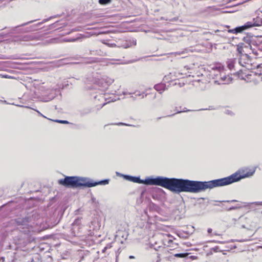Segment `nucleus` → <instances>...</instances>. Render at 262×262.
<instances>
[{
    "label": "nucleus",
    "instance_id": "obj_25",
    "mask_svg": "<svg viewBox=\"0 0 262 262\" xmlns=\"http://www.w3.org/2000/svg\"><path fill=\"white\" fill-rule=\"evenodd\" d=\"M112 2V0H99L98 3L101 5H106L110 4Z\"/></svg>",
    "mask_w": 262,
    "mask_h": 262
},
{
    "label": "nucleus",
    "instance_id": "obj_13",
    "mask_svg": "<svg viewBox=\"0 0 262 262\" xmlns=\"http://www.w3.org/2000/svg\"><path fill=\"white\" fill-rule=\"evenodd\" d=\"M182 73L177 72H172L169 73V74L165 75L164 77V80L165 82H170L176 80L177 78L181 76Z\"/></svg>",
    "mask_w": 262,
    "mask_h": 262
},
{
    "label": "nucleus",
    "instance_id": "obj_12",
    "mask_svg": "<svg viewBox=\"0 0 262 262\" xmlns=\"http://www.w3.org/2000/svg\"><path fill=\"white\" fill-rule=\"evenodd\" d=\"M94 98L96 101L98 100V101L102 102L101 104L96 105L97 110H99L105 104L110 102V100L106 101V98L102 94H100L99 95L94 96Z\"/></svg>",
    "mask_w": 262,
    "mask_h": 262
},
{
    "label": "nucleus",
    "instance_id": "obj_23",
    "mask_svg": "<svg viewBox=\"0 0 262 262\" xmlns=\"http://www.w3.org/2000/svg\"><path fill=\"white\" fill-rule=\"evenodd\" d=\"M80 38V37L79 36H78L76 38H65L63 39V40L67 42H73L79 39Z\"/></svg>",
    "mask_w": 262,
    "mask_h": 262
},
{
    "label": "nucleus",
    "instance_id": "obj_4",
    "mask_svg": "<svg viewBox=\"0 0 262 262\" xmlns=\"http://www.w3.org/2000/svg\"><path fill=\"white\" fill-rule=\"evenodd\" d=\"M257 37L253 35H247L243 38V42L239 43L237 46V51L240 54L248 52V50H251L253 53L254 49L252 48V46L258 45L259 41H257Z\"/></svg>",
    "mask_w": 262,
    "mask_h": 262
},
{
    "label": "nucleus",
    "instance_id": "obj_30",
    "mask_svg": "<svg viewBox=\"0 0 262 262\" xmlns=\"http://www.w3.org/2000/svg\"><path fill=\"white\" fill-rule=\"evenodd\" d=\"M259 205V206H262V202H256L250 203V205Z\"/></svg>",
    "mask_w": 262,
    "mask_h": 262
},
{
    "label": "nucleus",
    "instance_id": "obj_14",
    "mask_svg": "<svg viewBox=\"0 0 262 262\" xmlns=\"http://www.w3.org/2000/svg\"><path fill=\"white\" fill-rule=\"evenodd\" d=\"M101 227L100 222L98 220V219H96L93 220L91 222L89 226V228H87L88 229H91L92 231L93 232V235L94 234V231H97L100 229Z\"/></svg>",
    "mask_w": 262,
    "mask_h": 262
},
{
    "label": "nucleus",
    "instance_id": "obj_39",
    "mask_svg": "<svg viewBox=\"0 0 262 262\" xmlns=\"http://www.w3.org/2000/svg\"><path fill=\"white\" fill-rule=\"evenodd\" d=\"M223 202H228V203H229V202H237V201H236V200H229V201H224Z\"/></svg>",
    "mask_w": 262,
    "mask_h": 262
},
{
    "label": "nucleus",
    "instance_id": "obj_2",
    "mask_svg": "<svg viewBox=\"0 0 262 262\" xmlns=\"http://www.w3.org/2000/svg\"><path fill=\"white\" fill-rule=\"evenodd\" d=\"M109 180L105 179L98 181H94L87 177L78 176H66L64 179L58 180V184L67 188H75L79 187H92L98 185L108 184Z\"/></svg>",
    "mask_w": 262,
    "mask_h": 262
},
{
    "label": "nucleus",
    "instance_id": "obj_42",
    "mask_svg": "<svg viewBox=\"0 0 262 262\" xmlns=\"http://www.w3.org/2000/svg\"><path fill=\"white\" fill-rule=\"evenodd\" d=\"M212 229L211 228H208V230H207V232L209 233H211L212 232Z\"/></svg>",
    "mask_w": 262,
    "mask_h": 262
},
{
    "label": "nucleus",
    "instance_id": "obj_50",
    "mask_svg": "<svg viewBox=\"0 0 262 262\" xmlns=\"http://www.w3.org/2000/svg\"><path fill=\"white\" fill-rule=\"evenodd\" d=\"M161 20H164L165 19H164L163 17H162L161 18Z\"/></svg>",
    "mask_w": 262,
    "mask_h": 262
},
{
    "label": "nucleus",
    "instance_id": "obj_9",
    "mask_svg": "<svg viewBox=\"0 0 262 262\" xmlns=\"http://www.w3.org/2000/svg\"><path fill=\"white\" fill-rule=\"evenodd\" d=\"M16 226L20 229L29 230L30 227V217L25 216L23 217H18L14 220Z\"/></svg>",
    "mask_w": 262,
    "mask_h": 262
},
{
    "label": "nucleus",
    "instance_id": "obj_32",
    "mask_svg": "<svg viewBox=\"0 0 262 262\" xmlns=\"http://www.w3.org/2000/svg\"><path fill=\"white\" fill-rule=\"evenodd\" d=\"M32 109H33V110H34L35 111H36V112L38 114V115H39V116H41V117H43V118H46V116H45L43 114H42V113H40L39 111H38V110H35V109H34V108H32Z\"/></svg>",
    "mask_w": 262,
    "mask_h": 262
},
{
    "label": "nucleus",
    "instance_id": "obj_46",
    "mask_svg": "<svg viewBox=\"0 0 262 262\" xmlns=\"http://www.w3.org/2000/svg\"><path fill=\"white\" fill-rule=\"evenodd\" d=\"M116 174H117V175H121V176H123L122 174H120V173H119V172H116Z\"/></svg>",
    "mask_w": 262,
    "mask_h": 262
},
{
    "label": "nucleus",
    "instance_id": "obj_19",
    "mask_svg": "<svg viewBox=\"0 0 262 262\" xmlns=\"http://www.w3.org/2000/svg\"><path fill=\"white\" fill-rule=\"evenodd\" d=\"M227 76L226 75L221 76L220 79L219 80H214V83H216L217 84H226L227 83V81L229 80V78L228 79V80H226Z\"/></svg>",
    "mask_w": 262,
    "mask_h": 262
},
{
    "label": "nucleus",
    "instance_id": "obj_31",
    "mask_svg": "<svg viewBox=\"0 0 262 262\" xmlns=\"http://www.w3.org/2000/svg\"><path fill=\"white\" fill-rule=\"evenodd\" d=\"M246 64L245 62H242L241 59H239L238 60V64H240L241 66L243 67H245L246 66L245 64Z\"/></svg>",
    "mask_w": 262,
    "mask_h": 262
},
{
    "label": "nucleus",
    "instance_id": "obj_1",
    "mask_svg": "<svg viewBox=\"0 0 262 262\" xmlns=\"http://www.w3.org/2000/svg\"><path fill=\"white\" fill-rule=\"evenodd\" d=\"M163 187L172 192H186L198 193L207 189L223 186L221 179L208 181H193L188 179L164 177Z\"/></svg>",
    "mask_w": 262,
    "mask_h": 262
},
{
    "label": "nucleus",
    "instance_id": "obj_45",
    "mask_svg": "<svg viewBox=\"0 0 262 262\" xmlns=\"http://www.w3.org/2000/svg\"><path fill=\"white\" fill-rule=\"evenodd\" d=\"M60 61L61 62V63L62 64H64V63L63 62V60H61Z\"/></svg>",
    "mask_w": 262,
    "mask_h": 262
},
{
    "label": "nucleus",
    "instance_id": "obj_41",
    "mask_svg": "<svg viewBox=\"0 0 262 262\" xmlns=\"http://www.w3.org/2000/svg\"><path fill=\"white\" fill-rule=\"evenodd\" d=\"M142 95V93H141L140 92H138V93H137L136 94V96H141V95Z\"/></svg>",
    "mask_w": 262,
    "mask_h": 262
},
{
    "label": "nucleus",
    "instance_id": "obj_18",
    "mask_svg": "<svg viewBox=\"0 0 262 262\" xmlns=\"http://www.w3.org/2000/svg\"><path fill=\"white\" fill-rule=\"evenodd\" d=\"M107 45L109 47H119V48H121H121H127L130 47V45L127 41H125L123 44H119V43H118L117 45H116L115 43H107Z\"/></svg>",
    "mask_w": 262,
    "mask_h": 262
},
{
    "label": "nucleus",
    "instance_id": "obj_51",
    "mask_svg": "<svg viewBox=\"0 0 262 262\" xmlns=\"http://www.w3.org/2000/svg\"><path fill=\"white\" fill-rule=\"evenodd\" d=\"M174 114H172L171 115H169V116H173Z\"/></svg>",
    "mask_w": 262,
    "mask_h": 262
},
{
    "label": "nucleus",
    "instance_id": "obj_29",
    "mask_svg": "<svg viewBox=\"0 0 262 262\" xmlns=\"http://www.w3.org/2000/svg\"><path fill=\"white\" fill-rule=\"evenodd\" d=\"M241 207H242L241 206L238 205L235 206H232V207H230L228 209V210H235V209L241 208Z\"/></svg>",
    "mask_w": 262,
    "mask_h": 262
},
{
    "label": "nucleus",
    "instance_id": "obj_33",
    "mask_svg": "<svg viewBox=\"0 0 262 262\" xmlns=\"http://www.w3.org/2000/svg\"><path fill=\"white\" fill-rule=\"evenodd\" d=\"M0 76L2 78H10L11 77V76H8L7 75H1Z\"/></svg>",
    "mask_w": 262,
    "mask_h": 262
},
{
    "label": "nucleus",
    "instance_id": "obj_5",
    "mask_svg": "<svg viewBox=\"0 0 262 262\" xmlns=\"http://www.w3.org/2000/svg\"><path fill=\"white\" fill-rule=\"evenodd\" d=\"M93 234L91 229H88L86 227L81 224V219L77 218L72 224L71 235L72 236L85 237L92 236Z\"/></svg>",
    "mask_w": 262,
    "mask_h": 262
},
{
    "label": "nucleus",
    "instance_id": "obj_44",
    "mask_svg": "<svg viewBox=\"0 0 262 262\" xmlns=\"http://www.w3.org/2000/svg\"><path fill=\"white\" fill-rule=\"evenodd\" d=\"M107 248V246L105 247L104 249L103 250V252L105 251L106 249Z\"/></svg>",
    "mask_w": 262,
    "mask_h": 262
},
{
    "label": "nucleus",
    "instance_id": "obj_10",
    "mask_svg": "<svg viewBox=\"0 0 262 262\" xmlns=\"http://www.w3.org/2000/svg\"><path fill=\"white\" fill-rule=\"evenodd\" d=\"M253 27V24H252V21H248L243 26L237 27L233 29L229 30L228 32L237 34Z\"/></svg>",
    "mask_w": 262,
    "mask_h": 262
},
{
    "label": "nucleus",
    "instance_id": "obj_37",
    "mask_svg": "<svg viewBox=\"0 0 262 262\" xmlns=\"http://www.w3.org/2000/svg\"><path fill=\"white\" fill-rule=\"evenodd\" d=\"M175 84H177V83H175ZM178 84L179 85V86L180 87H182L183 86H184V85L185 84V83L184 82H179L178 83Z\"/></svg>",
    "mask_w": 262,
    "mask_h": 262
},
{
    "label": "nucleus",
    "instance_id": "obj_26",
    "mask_svg": "<svg viewBox=\"0 0 262 262\" xmlns=\"http://www.w3.org/2000/svg\"><path fill=\"white\" fill-rule=\"evenodd\" d=\"M51 120H52L54 122H58V123H62V124H69V122L67 121V120H51Z\"/></svg>",
    "mask_w": 262,
    "mask_h": 262
},
{
    "label": "nucleus",
    "instance_id": "obj_53",
    "mask_svg": "<svg viewBox=\"0 0 262 262\" xmlns=\"http://www.w3.org/2000/svg\"><path fill=\"white\" fill-rule=\"evenodd\" d=\"M46 118H47V119H48V120H49V118H48L46 117Z\"/></svg>",
    "mask_w": 262,
    "mask_h": 262
},
{
    "label": "nucleus",
    "instance_id": "obj_48",
    "mask_svg": "<svg viewBox=\"0 0 262 262\" xmlns=\"http://www.w3.org/2000/svg\"><path fill=\"white\" fill-rule=\"evenodd\" d=\"M2 259L4 261L5 260V258L4 257H2Z\"/></svg>",
    "mask_w": 262,
    "mask_h": 262
},
{
    "label": "nucleus",
    "instance_id": "obj_15",
    "mask_svg": "<svg viewBox=\"0 0 262 262\" xmlns=\"http://www.w3.org/2000/svg\"><path fill=\"white\" fill-rule=\"evenodd\" d=\"M48 19H45L41 22L33 24L25 28V31H28V32L34 31L38 29V27L42 25L43 23L46 22Z\"/></svg>",
    "mask_w": 262,
    "mask_h": 262
},
{
    "label": "nucleus",
    "instance_id": "obj_20",
    "mask_svg": "<svg viewBox=\"0 0 262 262\" xmlns=\"http://www.w3.org/2000/svg\"><path fill=\"white\" fill-rule=\"evenodd\" d=\"M253 26H260L262 25V17L261 18H254L252 20Z\"/></svg>",
    "mask_w": 262,
    "mask_h": 262
},
{
    "label": "nucleus",
    "instance_id": "obj_8",
    "mask_svg": "<svg viewBox=\"0 0 262 262\" xmlns=\"http://www.w3.org/2000/svg\"><path fill=\"white\" fill-rule=\"evenodd\" d=\"M46 34L41 32H36L20 36L18 40L20 41H36L43 40Z\"/></svg>",
    "mask_w": 262,
    "mask_h": 262
},
{
    "label": "nucleus",
    "instance_id": "obj_54",
    "mask_svg": "<svg viewBox=\"0 0 262 262\" xmlns=\"http://www.w3.org/2000/svg\"><path fill=\"white\" fill-rule=\"evenodd\" d=\"M46 118H47V119H48V120H49V118H48L46 117Z\"/></svg>",
    "mask_w": 262,
    "mask_h": 262
},
{
    "label": "nucleus",
    "instance_id": "obj_24",
    "mask_svg": "<svg viewBox=\"0 0 262 262\" xmlns=\"http://www.w3.org/2000/svg\"><path fill=\"white\" fill-rule=\"evenodd\" d=\"M188 255V254L187 253H181L175 254L174 256L176 257L184 258L187 257Z\"/></svg>",
    "mask_w": 262,
    "mask_h": 262
},
{
    "label": "nucleus",
    "instance_id": "obj_21",
    "mask_svg": "<svg viewBox=\"0 0 262 262\" xmlns=\"http://www.w3.org/2000/svg\"><path fill=\"white\" fill-rule=\"evenodd\" d=\"M91 112H92V109L90 107H86L81 110L80 113L81 116H84L89 114Z\"/></svg>",
    "mask_w": 262,
    "mask_h": 262
},
{
    "label": "nucleus",
    "instance_id": "obj_3",
    "mask_svg": "<svg viewBox=\"0 0 262 262\" xmlns=\"http://www.w3.org/2000/svg\"><path fill=\"white\" fill-rule=\"evenodd\" d=\"M256 167L252 168H246L241 171L236 172L230 176L221 178L223 186L231 184L234 182H237L242 179L248 178L253 175L255 173Z\"/></svg>",
    "mask_w": 262,
    "mask_h": 262
},
{
    "label": "nucleus",
    "instance_id": "obj_49",
    "mask_svg": "<svg viewBox=\"0 0 262 262\" xmlns=\"http://www.w3.org/2000/svg\"><path fill=\"white\" fill-rule=\"evenodd\" d=\"M22 107H27V108H30L29 107L27 106H21Z\"/></svg>",
    "mask_w": 262,
    "mask_h": 262
},
{
    "label": "nucleus",
    "instance_id": "obj_34",
    "mask_svg": "<svg viewBox=\"0 0 262 262\" xmlns=\"http://www.w3.org/2000/svg\"><path fill=\"white\" fill-rule=\"evenodd\" d=\"M52 26H53L52 28L57 27L59 26V23L58 21H57L55 23L52 24Z\"/></svg>",
    "mask_w": 262,
    "mask_h": 262
},
{
    "label": "nucleus",
    "instance_id": "obj_7",
    "mask_svg": "<svg viewBox=\"0 0 262 262\" xmlns=\"http://www.w3.org/2000/svg\"><path fill=\"white\" fill-rule=\"evenodd\" d=\"M114 81V79L113 78L104 75L95 80V86H98L100 88V90L103 92L107 89L108 86L112 84Z\"/></svg>",
    "mask_w": 262,
    "mask_h": 262
},
{
    "label": "nucleus",
    "instance_id": "obj_6",
    "mask_svg": "<svg viewBox=\"0 0 262 262\" xmlns=\"http://www.w3.org/2000/svg\"><path fill=\"white\" fill-rule=\"evenodd\" d=\"M123 176L126 180L147 185H157L163 187L164 182V177L161 176L156 178L147 177L144 180H141L139 177H133L128 175H123Z\"/></svg>",
    "mask_w": 262,
    "mask_h": 262
},
{
    "label": "nucleus",
    "instance_id": "obj_22",
    "mask_svg": "<svg viewBox=\"0 0 262 262\" xmlns=\"http://www.w3.org/2000/svg\"><path fill=\"white\" fill-rule=\"evenodd\" d=\"M187 53V50L186 49H185L181 51L171 53L170 54L173 55L175 56H176L177 55H184V56L182 57V58H184V57H186V54Z\"/></svg>",
    "mask_w": 262,
    "mask_h": 262
},
{
    "label": "nucleus",
    "instance_id": "obj_11",
    "mask_svg": "<svg viewBox=\"0 0 262 262\" xmlns=\"http://www.w3.org/2000/svg\"><path fill=\"white\" fill-rule=\"evenodd\" d=\"M36 21V20H31L20 25L10 28L9 30L8 34H14L16 33H27L28 31H25V28H22L24 26L28 25Z\"/></svg>",
    "mask_w": 262,
    "mask_h": 262
},
{
    "label": "nucleus",
    "instance_id": "obj_47",
    "mask_svg": "<svg viewBox=\"0 0 262 262\" xmlns=\"http://www.w3.org/2000/svg\"><path fill=\"white\" fill-rule=\"evenodd\" d=\"M131 98H132L134 100L135 99V98L134 96H131Z\"/></svg>",
    "mask_w": 262,
    "mask_h": 262
},
{
    "label": "nucleus",
    "instance_id": "obj_27",
    "mask_svg": "<svg viewBox=\"0 0 262 262\" xmlns=\"http://www.w3.org/2000/svg\"><path fill=\"white\" fill-rule=\"evenodd\" d=\"M7 34H4V33H2L0 34V41H2V40L5 38H7Z\"/></svg>",
    "mask_w": 262,
    "mask_h": 262
},
{
    "label": "nucleus",
    "instance_id": "obj_43",
    "mask_svg": "<svg viewBox=\"0 0 262 262\" xmlns=\"http://www.w3.org/2000/svg\"><path fill=\"white\" fill-rule=\"evenodd\" d=\"M129 258L130 259H132V258H135V257H134V256H132V255H131V256H129Z\"/></svg>",
    "mask_w": 262,
    "mask_h": 262
},
{
    "label": "nucleus",
    "instance_id": "obj_52",
    "mask_svg": "<svg viewBox=\"0 0 262 262\" xmlns=\"http://www.w3.org/2000/svg\"><path fill=\"white\" fill-rule=\"evenodd\" d=\"M260 11L262 13V8L261 10H260Z\"/></svg>",
    "mask_w": 262,
    "mask_h": 262
},
{
    "label": "nucleus",
    "instance_id": "obj_17",
    "mask_svg": "<svg viewBox=\"0 0 262 262\" xmlns=\"http://www.w3.org/2000/svg\"><path fill=\"white\" fill-rule=\"evenodd\" d=\"M154 89L160 94L162 93L164 91L167 89V88L164 83H159L155 85Z\"/></svg>",
    "mask_w": 262,
    "mask_h": 262
},
{
    "label": "nucleus",
    "instance_id": "obj_36",
    "mask_svg": "<svg viewBox=\"0 0 262 262\" xmlns=\"http://www.w3.org/2000/svg\"><path fill=\"white\" fill-rule=\"evenodd\" d=\"M226 114L232 115L233 114L232 112L230 110H226L225 112Z\"/></svg>",
    "mask_w": 262,
    "mask_h": 262
},
{
    "label": "nucleus",
    "instance_id": "obj_35",
    "mask_svg": "<svg viewBox=\"0 0 262 262\" xmlns=\"http://www.w3.org/2000/svg\"><path fill=\"white\" fill-rule=\"evenodd\" d=\"M184 109H186V108H184ZM187 111H189V110H184L183 111H177V112L176 113V114L181 113L182 112H187Z\"/></svg>",
    "mask_w": 262,
    "mask_h": 262
},
{
    "label": "nucleus",
    "instance_id": "obj_16",
    "mask_svg": "<svg viewBox=\"0 0 262 262\" xmlns=\"http://www.w3.org/2000/svg\"><path fill=\"white\" fill-rule=\"evenodd\" d=\"M227 67L230 70L235 71L237 69V64H236V59L235 58L228 59L227 61Z\"/></svg>",
    "mask_w": 262,
    "mask_h": 262
},
{
    "label": "nucleus",
    "instance_id": "obj_28",
    "mask_svg": "<svg viewBox=\"0 0 262 262\" xmlns=\"http://www.w3.org/2000/svg\"><path fill=\"white\" fill-rule=\"evenodd\" d=\"M99 60L97 58H92L89 59V61H88V63H93V62H98Z\"/></svg>",
    "mask_w": 262,
    "mask_h": 262
},
{
    "label": "nucleus",
    "instance_id": "obj_40",
    "mask_svg": "<svg viewBox=\"0 0 262 262\" xmlns=\"http://www.w3.org/2000/svg\"><path fill=\"white\" fill-rule=\"evenodd\" d=\"M147 95V94H144V93H142V95H141L142 98H144Z\"/></svg>",
    "mask_w": 262,
    "mask_h": 262
},
{
    "label": "nucleus",
    "instance_id": "obj_38",
    "mask_svg": "<svg viewBox=\"0 0 262 262\" xmlns=\"http://www.w3.org/2000/svg\"><path fill=\"white\" fill-rule=\"evenodd\" d=\"M117 125H126V126H130V125H129V124H125V123H117L116 124Z\"/></svg>",
    "mask_w": 262,
    "mask_h": 262
}]
</instances>
